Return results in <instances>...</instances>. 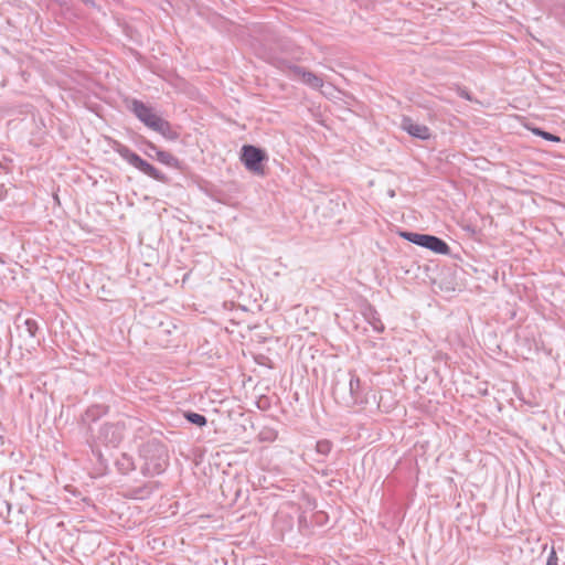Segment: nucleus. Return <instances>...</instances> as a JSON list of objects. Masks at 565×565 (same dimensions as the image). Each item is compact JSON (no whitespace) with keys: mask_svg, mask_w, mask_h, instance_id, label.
Wrapping results in <instances>:
<instances>
[{"mask_svg":"<svg viewBox=\"0 0 565 565\" xmlns=\"http://www.w3.org/2000/svg\"><path fill=\"white\" fill-rule=\"evenodd\" d=\"M369 386L356 375L355 371L339 369L332 380V396L345 407L367 404Z\"/></svg>","mask_w":565,"mask_h":565,"instance_id":"obj_1","label":"nucleus"},{"mask_svg":"<svg viewBox=\"0 0 565 565\" xmlns=\"http://www.w3.org/2000/svg\"><path fill=\"white\" fill-rule=\"evenodd\" d=\"M139 456L143 460L141 473L145 477L161 475L168 466V450L159 439H150L139 448Z\"/></svg>","mask_w":565,"mask_h":565,"instance_id":"obj_2","label":"nucleus"},{"mask_svg":"<svg viewBox=\"0 0 565 565\" xmlns=\"http://www.w3.org/2000/svg\"><path fill=\"white\" fill-rule=\"evenodd\" d=\"M113 149L130 166H132L143 174L148 175L149 178L164 184H168L170 182L168 175H166L154 166L142 159L139 154L130 150L127 146L118 141H115Z\"/></svg>","mask_w":565,"mask_h":565,"instance_id":"obj_3","label":"nucleus"},{"mask_svg":"<svg viewBox=\"0 0 565 565\" xmlns=\"http://www.w3.org/2000/svg\"><path fill=\"white\" fill-rule=\"evenodd\" d=\"M398 235L409 243L426 248L435 254L449 255V245L438 236L408 231H399Z\"/></svg>","mask_w":565,"mask_h":565,"instance_id":"obj_4","label":"nucleus"},{"mask_svg":"<svg viewBox=\"0 0 565 565\" xmlns=\"http://www.w3.org/2000/svg\"><path fill=\"white\" fill-rule=\"evenodd\" d=\"M143 324L150 329L153 337L159 341H166V337L171 333V329H175L174 323L161 311L152 309L142 312Z\"/></svg>","mask_w":565,"mask_h":565,"instance_id":"obj_5","label":"nucleus"},{"mask_svg":"<svg viewBox=\"0 0 565 565\" xmlns=\"http://www.w3.org/2000/svg\"><path fill=\"white\" fill-rule=\"evenodd\" d=\"M267 160L265 150L253 145H244L241 149V161L245 168L258 175L265 173L264 162Z\"/></svg>","mask_w":565,"mask_h":565,"instance_id":"obj_6","label":"nucleus"},{"mask_svg":"<svg viewBox=\"0 0 565 565\" xmlns=\"http://www.w3.org/2000/svg\"><path fill=\"white\" fill-rule=\"evenodd\" d=\"M129 109L135 114V116L143 122L148 128L157 129L159 122L163 119L158 114L153 111V108L148 106L141 100L132 99Z\"/></svg>","mask_w":565,"mask_h":565,"instance_id":"obj_7","label":"nucleus"},{"mask_svg":"<svg viewBox=\"0 0 565 565\" xmlns=\"http://www.w3.org/2000/svg\"><path fill=\"white\" fill-rule=\"evenodd\" d=\"M142 143L146 146L145 154L150 159H156L160 163L174 168L178 170L182 169V162L174 157L171 152L161 150L152 141L143 139Z\"/></svg>","mask_w":565,"mask_h":565,"instance_id":"obj_8","label":"nucleus"},{"mask_svg":"<svg viewBox=\"0 0 565 565\" xmlns=\"http://www.w3.org/2000/svg\"><path fill=\"white\" fill-rule=\"evenodd\" d=\"M122 425L120 424H104L98 433V439L111 446H117L122 440Z\"/></svg>","mask_w":565,"mask_h":565,"instance_id":"obj_9","label":"nucleus"},{"mask_svg":"<svg viewBox=\"0 0 565 565\" xmlns=\"http://www.w3.org/2000/svg\"><path fill=\"white\" fill-rule=\"evenodd\" d=\"M402 128L412 137L418 138L420 140H427L431 136L430 130L426 125L418 124L409 117L403 118Z\"/></svg>","mask_w":565,"mask_h":565,"instance_id":"obj_10","label":"nucleus"},{"mask_svg":"<svg viewBox=\"0 0 565 565\" xmlns=\"http://www.w3.org/2000/svg\"><path fill=\"white\" fill-rule=\"evenodd\" d=\"M292 75L295 78H300L306 85L310 86L311 88H320L323 85V81L321 77L316 75L315 73L307 71L303 67H294L292 68Z\"/></svg>","mask_w":565,"mask_h":565,"instance_id":"obj_11","label":"nucleus"},{"mask_svg":"<svg viewBox=\"0 0 565 565\" xmlns=\"http://www.w3.org/2000/svg\"><path fill=\"white\" fill-rule=\"evenodd\" d=\"M159 481H150L141 487H136L128 490L126 495L131 499L145 500L149 498L153 493V491L159 488Z\"/></svg>","mask_w":565,"mask_h":565,"instance_id":"obj_12","label":"nucleus"},{"mask_svg":"<svg viewBox=\"0 0 565 565\" xmlns=\"http://www.w3.org/2000/svg\"><path fill=\"white\" fill-rule=\"evenodd\" d=\"M115 465L118 471L122 475H127L136 469L134 458L126 452L120 454V456L116 459Z\"/></svg>","mask_w":565,"mask_h":565,"instance_id":"obj_13","label":"nucleus"},{"mask_svg":"<svg viewBox=\"0 0 565 565\" xmlns=\"http://www.w3.org/2000/svg\"><path fill=\"white\" fill-rule=\"evenodd\" d=\"M156 132L160 134L162 137L170 141H175L179 139L180 135L177 130H174L171 126V124L162 119L159 125L157 126V129H154Z\"/></svg>","mask_w":565,"mask_h":565,"instance_id":"obj_14","label":"nucleus"},{"mask_svg":"<svg viewBox=\"0 0 565 565\" xmlns=\"http://www.w3.org/2000/svg\"><path fill=\"white\" fill-rule=\"evenodd\" d=\"M183 416L190 424L195 425L198 427H203L207 424L206 417L199 413L188 411L184 412Z\"/></svg>","mask_w":565,"mask_h":565,"instance_id":"obj_15","label":"nucleus"},{"mask_svg":"<svg viewBox=\"0 0 565 565\" xmlns=\"http://www.w3.org/2000/svg\"><path fill=\"white\" fill-rule=\"evenodd\" d=\"M332 449V443L328 439H321L316 443V452L322 458L318 461H323L324 457H327Z\"/></svg>","mask_w":565,"mask_h":565,"instance_id":"obj_16","label":"nucleus"},{"mask_svg":"<svg viewBox=\"0 0 565 565\" xmlns=\"http://www.w3.org/2000/svg\"><path fill=\"white\" fill-rule=\"evenodd\" d=\"M365 316H366L367 321L370 322V324L376 332L384 331V324L381 321L380 317L377 316L376 311H374L373 309H370V312Z\"/></svg>","mask_w":565,"mask_h":565,"instance_id":"obj_17","label":"nucleus"},{"mask_svg":"<svg viewBox=\"0 0 565 565\" xmlns=\"http://www.w3.org/2000/svg\"><path fill=\"white\" fill-rule=\"evenodd\" d=\"M274 65L278 70L282 71L284 73H286L290 77H294L292 68L294 67H299L298 65H295V64H292L289 61L284 60V58H276V60H274Z\"/></svg>","mask_w":565,"mask_h":565,"instance_id":"obj_18","label":"nucleus"},{"mask_svg":"<svg viewBox=\"0 0 565 565\" xmlns=\"http://www.w3.org/2000/svg\"><path fill=\"white\" fill-rule=\"evenodd\" d=\"M532 132L536 136L542 137L545 140L558 142L561 141V138L556 135H553L548 131L543 130L542 128H533Z\"/></svg>","mask_w":565,"mask_h":565,"instance_id":"obj_19","label":"nucleus"},{"mask_svg":"<svg viewBox=\"0 0 565 565\" xmlns=\"http://www.w3.org/2000/svg\"><path fill=\"white\" fill-rule=\"evenodd\" d=\"M24 327H25V330L28 332V334L31 337V338H34L36 335V332L39 330V324L38 322L34 320V319H26L24 321Z\"/></svg>","mask_w":565,"mask_h":565,"instance_id":"obj_20","label":"nucleus"},{"mask_svg":"<svg viewBox=\"0 0 565 565\" xmlns=\"http://www.w3.org/2000/svg\"><path fill=\"white\" fill-rule=\"evenodd\" d=\"M546 565H558V557L554 548H552L547 557Z\"/></svg>","mask_w":565,"mask_h":565,"instance_id":"obj_21","label":"nucleus"},{"mask_svg":"<svg viewBox=\"0 0 565 565\" xmlns=\"http://www.w3.org/2000/svg\"><path fill=\"white\" fill-rule=\"evenodd\" d=\"M458 94L460 97L465 98L466 100H471V95L466 88H458Z\"/></svg>","mask_w":565,"mask_h":565,"instance_id":"obj_22","label":"nucleus"}]
</instances>
